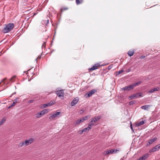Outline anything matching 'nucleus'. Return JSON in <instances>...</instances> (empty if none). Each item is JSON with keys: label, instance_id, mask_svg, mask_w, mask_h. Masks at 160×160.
Returning <instances> with one entry per match:
<instances>
[{"label": "nucleus", "instance_id": "37", "mask_svg": "<svg viewBox=\"0 0 160 160\" xmlns=\"http://www.w3.org/2000/svg\"><path fill=\"white\" fill-rule=\"evenodd\" d=\"M80 122H82L84 121V119H83L82 118L80 119Z\"/></svg>", "mask_w": 160, "mask_h": 160}, {"label": "nucleus", "instance_id": "1", "mask_svg": "<svg viewBox=\"0 0 160 160\" xmlns=\"http://www.w3.org/2000/svg\"><path fill=\"white\" fill-rule=\"evenodd\" d=\"M14 24L13 23H9L4 27L2 30L4 33H6L9 32L12 30L14 28Z\"/></svg>", "mask_w": 160, "mask_h": 160}, {"label": "nucleus", "instance_id": "39", "mask_svg": "<svg viewBox=\"0 0 160 160\" xmlns=\"http://www.w3.org/2000/svg\"><path fill=\"white\" fill-rule=\"evenodd\" d=\"M45 42H44V43H43L42 45V48H43V47L45 48Z\"/></svg>", "mask_w": 160, "mask_h": 160}, {"label": "nucleus", "instance_id": "33", "mask_svg": "<svg viewBox=\"0 0 160 160\" xmlns=\"http://www.w3.org/2000/svg\"><path fill=\"white\" fill-rule=\"evenodd\" d=\"M42 107H43V108H46L47 107H48V104L47 103L43 104Z\"/></svg>", "mask_w": 160, "mask_h": 160}, {"label": "nucleus", "instance_id": "36", "mask_svg": "<svg viewBox=\"0 0 160 160\" xmlns=\"http://www.w3.org/2000/svg\"><path fill=\"white\" fill-rule=\"evenodd\" d=\"M16 104V103H15V102H13L12 103L11 105V106L13 107V106H14Z\"/></svg>", "mask_w": 160, "mask_h": 160}, {"label": "nucleus", "instance_id": "7", "mask_svg": "<svg viewBox=\"0 0 160 160\" xmlns=\"http://www.w3.org/2000/svg\"><path fill=\"white\" fill-rule=\"evenodd\" d=\"M33 138H30L28 139H26L25 141L27 146L29 145L32 143L34 141Z\"/></svg>", "mask_w": 160, "mask_h": 160}, {"label": "nucleus", "instance_id": "26", "mask_svg": "<svg viewBox=\"0 0 160 160\" xmlns=\"http://www.w3.org/2000/svg\"><path fill=\"white\" fill-rule=\"evenodd\" d=\"M124 71V70L123 69H122L121 70L118 71V72H116V76H117L119 75L120 74L122 73Z\"/></svg>", "mask_w": 160, "mask_h": 160}, {"label": "nucleus", "instance_id": "25", "mask_svg": "<svg viewBox=\"0 0 160 160\" xmlns=\"http://www.w3.org/2000/svg\"><path fill=\"white\" fill-rule=\"evenodd\" d=\"M94 123L95 122H94L93 121L91 120L90 123H89L88 124V127H90L91 128L92 126H93L94 125Z\"/></svg>", "mask_w": 160, "mask_h": 160}, {"label": "nucleus", "instance_id": "34", "mask_svg": "<svg viewBox=\"0 0 160 160\" xmlns=\"http://www.w3.org/2000/svg\"><path fill=\"white\" fill-rule=\"evenodd\" d=\"M67 9H68V8H62L61 9V11L62 12L63 11L65 10H66Z\"/></svg>", "mask_w": 160, "mask_h": 160}, {"label": "nucleus", "instance_id": "45", "mask_svg": "<svg viewBox=\"0 0 160 160\" xmlns=\"http://www.w3.org/2000/svg\"><path fill=\"white\" fill-rule=\"evenodd\" d=\"M144 57H145V56H142V58H144Z\"/></svg>", "mask_w": 160, "mask_h": 160}, {"label": "nucleus", "instance_id": "44", "mask_svg": "<svg viewBox=\"0 0 160 160\" xmlns=\"http://www.w3.org/2000/svg\"><path fill=\"white\" fill-rule=\"evenodd\" d=\"M12 106H11V105L9 106V107H8V108H11L12 107Z\"/></svg>", "mask_w": 160, "mask_h": 160}, {"label": "nucleus", "instance_id": "20", "mask_svg": "<svg viewBox=\"0 0 160 160\" xmlns=\"http://www.w3.org/2000/svg\"><path fill=\"white\" fill-rule=\"evenodd\" d=\"M134 53V51L133 50H130L128 52V54L130 57L132 56Z\"/></svg>", "mask_w": 160, "mask_h": 160}, {"label": "nucleus", "instance_id": "15", "mask_svg": "<svg viewBox=\"0 0 160 160\" xmlns=\"http://www.w3.org/2000/svg\"><path fill=\"white\" fill-rule=\"evenodd\" d=\"M151 106V105H145L142 106L141 108L144 110H148V108Z\"/></svg>", "mask_w": 160, "mask_h": 160}, {"label": "nucleus", "instance_id": "32", "mask_svg": "<svg viewBox=\"0 0 160 160\" xmlns=\"http://www.w3.org/2000/svg\"><path fill=\"white\" fill-rule=\"evenodd\" d=\"M81 122H80V119H78V120H77V121H76V124H77V125L79 124Z\"/></svg>", "mask_w": 160, "mask_h": 160}, {"label": "nucleus", "instance_id": "6", "mask_svg": "<svg viewBox=\"0 0 160 160\" xmlns=\"http://www.w3.org/2000/svg\"><path fill=\"white\" fill-rule=\"evenodd\" d=\"M119 151L118 150H115V149H112L111 150H108V151H106L105 152H103V154L104 155H107L108 154L110 153H114L117 152V151Z\"/></svg>", "mask_w": 160, "mask_h": 160}, {"label": "nucleus", "instance_id": "41", "mask_svg": "<svg viewBox=\"0 0 160 160\" xmlns=\"http://www.w3.org/2000/svg\"><path fill=\"white\" fill-rule=\"evenodd\" d=\"M86 117H87V118L88 119V118H90L91 117V116L90 115H88L86 116Z\"/></svg>", "mask_w": 160, "mask_h": 160}, {"label": "nucleus", "instance_id": "11", "mask_svg": "<svg viewBox=\"0 0 160 160\" xmlns=\"http://www.w3.org/2000/svg\"><path fill=\"white\" fill-rule=\"evenodd\" d=\"M148 155H149L148 153H146L139 158L137 160H145L148 158Z\"/></svg>", "mask_w": 160, "mask_h": 160}, {"label": "nucleus", "instance_id": "9", "mask_svg": "<svg viewBox=\"0 0 160 160\" xmlns=\"http://www.w3.org/2000/svg\"><path fill=\"white\" fill-rule=\"evenodd\" d=\"M78 98H74L71 102V105L72 106H74L78 103Z\"/></svg>", "mask_w": 160, "mask_h": 160}, {"label": "nucleus", "instance_id": "29", "mask_svg": "<svg viewBox=\"0 0 160 160\" xmlns=\"http://www.w3.org/2000/svg\"><path fill=\"white\" fill-rule=\"evenodd\" d=\"M136 101L135 100H133L132 101H131L129 102V104L130 105H131L132 104H135L136 102Z\"/></svg>", "mask_w": 160, "mask_h": 160}, {"label": "nucleus", "instance_id": "19", "mask_svg": "<svg viewBox=\"0 0 160 160\" xmlns=\"http://www.w3.org/2000/svg\"><path fill=\"white\" fill-rule=\"evenodd\" d=\"M44 115L43 114L42 111L41 112L36 113L35 114V116L36 118H39L40 117Z\"/></svg>", "mask_w": 160, "mask_h": 160}, {"label": "nucleus", "instance_id": "47", "mask_svg": "<svg viewBox=\"0 0 160 160\" xmlns=\"http://www.w3.org/2000/svg\"><path fill=\"white\" fill-rule=\"evenodd\" d=\"M15 93H16V92H15L14 93V94H15Z\"/></svg>", "mask_w": 160, "mask_h": 160}, {"label": "nucleus", "instance_id": "35", "mask_svg": "<svg viewBox=\"0 0 160 160\" xmlns=\"http://www.w3.org/2000/svg\"><path fill=\"white\" fill-rule=\"evenodd\" d=\"M33 101H34L33 100H31L28 101V103H32L33 102Z\"/></svg>", "mask_w": 160, "mask_h": 160}, {"label": "nucleus", "instance_id": "21", "mask_svg": "<svg viewBox=\"0 0 160 160\" xmlns=\"http://www.w3.org/2000/svg\"><path fill=\"white\" fill-rule=\"evenodd\" d=\"M55 103V101H52L50 102L47 103V104L48 105V106L49 107L50 106L53 104H54Z\"/></svg>", "mask_w": 160, "mask_h": 160}, {"label": "nucleus", "instance_id": "28", "mask_svg": "<svg viewBox=\"0 0 160 160\" xmlns=\"http://www.w3.org/2000/svg\"><path fill=\"white\" fill-rule=\"evenodd\" d=\"M42 112L43 114L44 115L48 112V110L47 109H44L42 111Z\"/></svg>", "mask_w": 160, "mask_h": 160}, {"label": "nucleus", "instance_id": "8", "mask_svg": "<svg viewBox=\"0 0 160 160\" xmlns=\"http://www.w3.org/2000/svg\"><path fill=\"white\" fill-rule=\"evenodd\" d=\"M56 94L60 98L61 97L63 98L64 96V92L62 90L57 91L56 92ZM62 99H63V98H62Z\"/></svg>", "mask_w": 160, "mask_h": 160}, {"label": "nucleus", "instance_id": "38", "mask_svg": "<svg viewBox=\"0 0 160 160\" xmlns=\"http://www.w3.org/2000/svg\"><path fill=\"white\" fill-rule=\"evenodd\" d=\"M112 65L109 66L108 67V69L110 70V69H111L112 68Z\"/></svg>", "mask_w": 160, "mask_h": 160}, {"label": "nucleus", "instance_id": "42", "mask_svg": "<svg viewBox=\"0 0 160 160\" xmlns=\"http://www.w3.org/2000/svg\"><path fill=\"white\" fill-rule=\"evenodd\" d=\"M82 118L83 119H84V121L86 120L87 119V117H86V116L83 117Z\"/></svg>", "mask_w": 160, "mask_h": 160}, {"label": "nucleus", "instance_id": "13", "mask_svg": "<svg viewBox=\"0 0 160 160\" xmlns=\"http://www.w3.org/2000/svg\"><path fill=\"white\" fill-rule=\"evenodd\" d=\"M160 148V146H158V145H157L154 148H152L150 152H154L158 150Z\"/></svg>", "mask_w": 160, "mask_h": 160}, {"label": "nucleus", "instance_id": "2", "mask_svg": "<svg viewBox=\"0 0 160 160\" xmlns=\"http://www.w3.org/2000/svg\"><path fill=\"white\" fill-rule=\"evenodd\" d=\"M141 83V82H138L136 83H134L132 85L125 87L122 88V89L124 90L129 91L133 89L135 87H136Z\"/></svg>", "mask_w": 160, "mask_h": 160}, {"label": "nucleus", "instance_id": "4", "mask_svg": "<svg viewBox=\"0 0 160 160\" xmlns=\"http://www.w3.org/2000/svg\"><path fill=\"white\" fill-rule=\"evenodd\" d=\"M61 116V113L60 112H57V111L55 113H53L49 117L50 119H52L54 118L58 117H59Z\"/></svg>", "mask_w": 160, "mask_h": 160}, {"label": "nucleus", "instance_id": "43", "mask_svg": "<svg viewBox=\"0 0 160 160\" xmlns=\"http://www.w3.org/2000/svg\"><path fill=\"white\" fill-rule=\"evenodd\" d=\"M83 132H82V130L79 131V133L80 134H82Z\"/></svg>", "mask_w": 160, "mask_h": 160}, {"label": "nucleus", "instance_id": "17", "mask_svg": "<svg viewBox=\"0 0 160 160\" xmlns=\"http://www.w3.org/2000/svg\"><path fill=\"white\" fill-rule=\"evenodd\" d=\"M145 123L144 121H142L140 122H138L136 123V127H138L141 125H143Z\"/></svg>", "mask_w": 160, "mask_h": 160}, {"label": "nucleus", "instance_id": "30", "mask_svg": "<svg viewBox=\"0 0 160 160\" xmlns=\"http://www.w3.org/2000/svg\"><path fill=\"white\" fill-rule=\"evenodd\" d=\"M15 78V76H14L10 78V81L11 82H13L14 81V79Z\"/></svg>", "mask_w": 160, "mask_h": 160}, {"label": "nucleus", "instance_id": "23", "mask_svg": "<svg viewBox=\"0 0 160 160\" xmlns=\"http://www.w3.org/2000/svg\"><path fill=\"white\" fill-rule=\"evenodd\" d=\"M6 121V119L5 118H3L1 120V121H0V126L2 125L3 123L5 122Z\"/></svg>", "mask_w": 160, "mask_h": 160}, {"label": "nucleus", "instance_id": "40", "mask_svg": "<svg viewBox=\"0 0 160 160\" xmlns=\"http://www.w3.org/2000/svg\"><path fill=\"white\" fill-rule=\"evenodd\" d=\"M130 128H131V129H132V131H134V130H133V128H132V124H131V125H130Z\"/></svg>", "mask_w": 160, "mask_h": 160}, {"label": "nucleus", "instance_id": "14", "mask_svg": "<svg viewBox=\"0 0 160 160\" xmlns=\"http://www.w3.org/2000/svg\"><path fill=\"white\" fill-rule=\"evenodd\" d=\"M27 146L25 141H23L22 142H20L18 145V147L19 148H21L24 146Z\"/></svg>", "mask_w": 160, "mask_h": 160}, {"label": "nucleus", "instance_id": "16", "mask_svg": "<svg viewBox=\"0 0 160 160\" xmlns=\"http://www.w3.org/2000/svg\"><path fill=\"white\" fill-rule=\"evenodd\" d=\"M101 118V116H99L97 117H94V118L92 119V120L94 122H95L96 121L99 120Z\"/></svg>", "mask_w": 160, "mask_h": 160}, {"label": "nucleus", "instance_id": "27", "mask_svg": "<svg viewBox=\"0 0 160 160\" xmlns=\"http://www.w3.org/2000/svg\"><path fill=\"white\" fill-rule=\"evenodd\" d=\"M8 81H6V79L4 78L3 80L1 82V83H3V84H8Z\"/></svg>", "mask_w": 160, "mask_h": 160}, {"label": "nucleus", "instance_id": "24", "mask_svg": "<svg viewBox=\"0 0 160 160\" xmlns=\"http://www.w3.org/2000/svg\"><path fill=\"white\" fill-rule=\"evenodd\" d=\"M83 0H76L77 4L79 5L82 2Z\"/></svg>", "mask_w": 160, "mask_h": 160}, {"label": "nucleus", "instance_id": "22", "mask_svg": "<svg viewBox=\"0 0 160 160\" xmlns=\"http://www.w3.org/2000/svg\"><path fill=\"white\" fill-rule=\"evenodd\" d=\"M91 129V127H88L87 128H84L82 130V132H86L89 131Z\"/></svg>", "mask_w": 160, "mask_h": 160}, {"label": "nucleus", "instance_id": "46", "mask_svg": "<svg viewBox=\"0 0 160 160\" xmlns=\"http://www.w3.org/2000/svg\"><path fill=\"white\" fill-rule=\"evenodd\" d=\"M15 93H16V92H15L14 93V94H15Z\"/></svg>", "mask_w": 160, "mask_h": 160}, {"label": "nucleus", "instance_id": "31", "mask_svg": "<svg viewBox=\"0 0 160 160\" xmlns=\"http://www.w3.org/2000/svg\"><path fill=\"white\" fill-rule=\"evenodd\" d=\"M19 99V98H17L14 100L13 102H15V103H16L17 102H18V101Z\"/></svg>", "mask_w": 160, "mask_h": 160}, {"label": "nucleus", "instance_id": "5", "mask_svg": "<svg viewBox=\"0 0 160 160\" xmlns=\"http://www.w3.org/2000/svg\"><path fill=\"white\" fill-rule=\"evenodd\" d=\"M96 92L97 90L95 89H94L85 94L84 95L85 97L86 98L90 97L94 93Z\"/></svg>", "mask_w": 160, "mask_h": 160}, {"label": "nucleus", "instance_id": "3", "mask_svg": "<svg viewBox=\"0 0 160 160\" xmlns=\"http://www.w3.org/2000/svg\"><path fill=\"white\" fill-rule=\"evenodd\" d=\"M143 96V94L142 92L137 93L129 96L130 99H132L134 98H138Z\"/></svg>", "mask_w": 160, "mask_h": 160}, {"label": "nucleus", "instance_id": "10", "mask_svg": "<svg viewBox=\"0 0 160 160\" xmlns=\"http://www.w3.org/2000/svg\"><path fill=\"white\" fill-rule=\"evenodd\" d=\"M100 66V65L98 64H95L91 68L89 69V70H93L98 69V67Z\"/></svg>", "mask_w": 160, "mask_h": 160}, {"label": "nucleus", "instance_id": "12", "mask_svg": "<svg viewBox=\"0 0 160 160\" xmlns=\"http://www.w3.org/2000/svg\"><path fill=\"white\" fill-rule=\"evenodd\" d=\"M157 140V138H154L152 139H150L148 140V143L149 144H147V146H149L153 142L156 141Z\"/></svg>", "mask_w": 160, "mask_h": 160}, {"label": "nucleus", "instance_id": "18", "mask_svg": "<svg viewBox=\"0 0 160 160\" xmlns=\"http://www.w3.org/2000/svg\"><path fill=\"white\" fill-rule=\"evenodd\" d=\"M159 90V88L158 87L153 88L151 89L149 91V92L150 93H152L155 91H158Z\"/></svg>", "mask_w": 160, "mask_h": 160}]
</instances>
